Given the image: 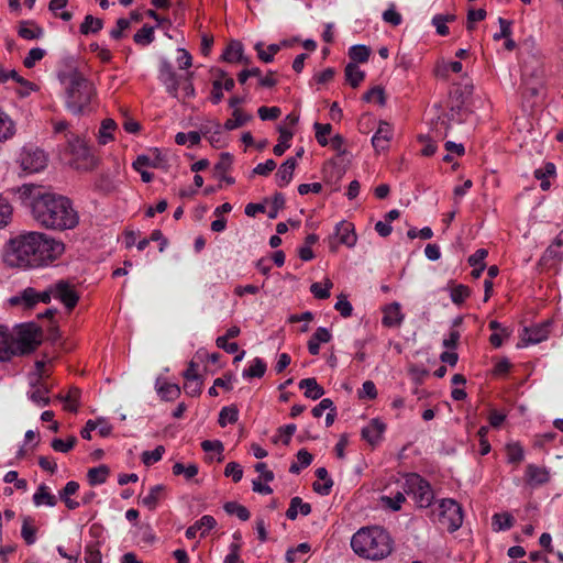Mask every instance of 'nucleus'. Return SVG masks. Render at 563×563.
Instances as JSON below:
<instances>
[{"instance_id":"obj_1","label":"nucleus","mask_w":563,"mask_h":563,"mask_svg":"<svg viewBox=\"0 0 563 563\" xmlns=\"http://www.w3.org/2000/svg\"><path fill=\"white\" fill-rule=\"evenodd\" d=\"M18 194L23 200L31 199L32 217L43 228L66 231L79 224V213L69 198L42 192L41 188L33 184L22 185L18 188Z\"/></svg>"},{"instance_id":"obj_2","label":"nucleus","mask_w":563,"mask_h":563,"mask_svg":"<svg viewBox=\"0 0 563 563\" xmlns=\"http://www.w3.org/2000/svg\"><path fill=\"white\" fill-rule=\"evenodd\" d=\"M64 243L41 232H27L11 239L4 261L13 267H40L57 260L64 253Z\"/></svg>"},{"instance_id":"obj_3","label":"nucleus","mask_w":563,"mask_h":563,"mask_svg":"<svg viewBox=\"0 0 563 563\" xmlns=\"http://www.w3.org/2000/svg\"><path fill=\"white\" fill-rule=\"evenodd\" d=\"M351 548L364 560L380 561L391 553L393 539L382 527H363L353 534Z\"/></svg>"},{"instance_id":"obj_4","label":"nucleus","mask_w":563,"mask_h":563,"mask_svg":"<svg viewBox=\"0 0 563 563\" xmlns=\"http://www.w3.org/2000/svg\"><path fill=\"white\" fill-rule=\"evenodd\" d=\"M60 80L65 84L67 110L76 115L89 112L95 97L92 82L77 68L63 73Z\"/></svg>"},{"instance_id":"obj_5","label":"nucleus","mask_w":563,"mask_h":563,"mask_svg":"<svg viewBox=\"0 0 563 563\" xmlns=\"http://www.w3.org/2000/svg\"><path fill=\"white\" fill-rule=\"evenodd\" d=\"M67 152L71 155L69 164L79 170H90L97 165V159L91 153L86 141L77 134H66Z\"/></svg>"},{"instance_id":"obj_6","label":"nucleus","mask_w":563,"mask_h":563,"mask_svg":"<svg viewBox=\"0 0 563 563\" xmlns=\"http://www.w3.org/2000/svg\"><path fill=\"white\" fill-rule=\"evenodd\" d=\"M404 492L412 496L415 503L420 508H428L434 499L431 485L417 473L406 475Z\"/></svg>"},{"instance_id":"obj_7","label":"nucleus","mask_w":563,"mask_h":563,"mask_svg":"<svg viewBox=\"0 0 563 563\" xmlns=\"http://www.w3.org/2000/svg\"><path fill=\"white\" fill-rule=\"evenodd\" d=\"M437 520L442 527L449 532H454L463 523V510L461 505L452 499L444 498L439 503L438 514L432 512Z\"/></svg>"},{"instance_id":"obj_8","label":"nucleus","mask_w":563,"mask_h":563,"mask_svg":"<svg viewBox=\"0 0 563 563\" xmlns=\"http://www.w3.org/2000/svg\"><path fill=\"white\" fill-rule=\"evenodd\" d=\"M41 330L33 323L20 325L15 336L18 355L33 352L41 344Z\"/></svg>"},{"instance_id":"obj_9","label":"nucleus","mask_w":563,"mask_h":563,"mask_svg":"<svg viewBox=\"0 0 563 563\" xmlns=\"http://www.w3.org/2000/svg\"><path fill=\"white\" fill-rule=\"evenodd\" d=\"M53 296L52 284L44 290L38 291L34 287H27L23 289L19 295L10 299V303L13 306L21 305L26 309L33 308L37 302L49 303Z\"/></svg>"},{"instance_id":"obj_10","label":"nucleus","mask_w":563,"mask_h":563,"mask_svg":"<svg viewBox=\"0 0 563 563\" xmlns=\"http://www.w3.org/2000/svg\"><path fill=\"white\" fill-rule=\"evenodd\" d=\"M19 164L24 172L38 173L46 167L47 156L37 147L25 146L20 153Z\"/></svg>"},{"instance_id":"obj_11","label":"nucleus","mask_w":563,"mask_h":563,"mask_svg":"<svg viewBox=\"0 0 563 563\" xmlns=\"http://www.w3.org/2000/svg\"><path fill=\"white\" fill-rule=\"evenodd\" d=\"M52 287L54 298L58 299L68 310L76 307L79 296L67 280L60 279L52 284Z\"/></svg>"},{"instance_id":"obj_12","label":"nucleus","mask_w":563,"mask_h":563,"mask_svg":"<svg viewBox=\"0 0 563 563\" xmlns=\"http://www.w3.org/2000/svg\"><path fill=\"white\" fill-rule=\"evenodd\" d=\"M159 80L166 86L167 91L173 96L177 97L179 80L175 73L172 64L167 60H163L159 65Z\"/></svg>"},{"instance_id":"obj_13","label":"nucleus","mask_w":563,"mask_h":563,"mask_svg":"<svg viewBox=\"0 0 563 563\" xmlns=\"http://www.w3.org/2000/svg\"><path fill=\"white\" fill-rule=\"evenodd\" d=\"M15 336L5 327H0V361L11 360L16 353Z\"/></svg>"},{"instance_id":"obj_14","label":"nucleus","mask_w":563,"mask_h":563,"mask_svg":"<svg viewBox=\"0 0 563 563\" xmlns=\"http://www.w3.org/2000/svg\"><path fill=\"white\" fill-rule=\"evenodd\" d=\"M563 260V231H561L553 243L545 250L540 262L544 266H552Z\"/></svg>"},{"instance_id":"obj_15","label":"nucleus","mask_w":563,"mask_h":563,"mask_svg":"<svg viewBox=\"0 0 563 563\" xmlns=\"http://www.w3.org/2000/svg\"><path fill=\"white\" fill-rule=\"evenodd\" d=\"M549 322H544L531 328H525L521 334L523 345L540 343L549 335Z\"/></svg>"},{"instance_id":"obj_16","label":"nucleus","mask_w":563,"mask_h":563,"mask_svg":"<svg viewBox=\"0 0 563 563\" xmlns=\"http://www.w3.org/2000/svg\"><path fill=\"white\" fill-rule=\"evenodd\" d=\"M386 430V424L378 419H372L371 422L362 429V438L372 446L378 444Z\"/></svg>"},{"instance_id":"obj_17","label":"nucleus","mask_w":563,"mask_h":563,"mask_svg":"<svg viewBox=\"0 0 563 563\" xmlns=\"http://www.w3.org/2000/svg\"><path fill=\"white\" fill-rule=\"evenodd\" d=\"M393 137V129L389 123L380 121L378 129L372 137V144L376 151H385Z\"/></svg>"},{"instance_id":"obj_18","label":"nucleus","mask_w":563,"mask_h":563,"mask_svg":"<svg viewBox=\"0 0 563 563\" xmlns=\"http://www.w3.org/2000/svg\"><path fill=\"white\" fill-rule=\"evenodd\" d=\"M217 525L216 519L210 515L202 516L199 520H197L192 526L188 527L186 530L187 539H195L197 533L200 532L201 537H205L210 530H212Z\"/></svg>"},{"instance_id":"obj_19","label":"nucleus","mask_w":563,"mask_h":563,"mask_svg":"<svg viewBox=\"0 0 563 563\" xmlns=\"http://www.w3.org/2000/svg\"><path fill=\"white\" fill-rule=\"evenodd\" d=\"M383 319L382 323L385 327L393 328L399 327L405 318L401 312L400 305L398 302H393L383 308Z\"/></svg>"},{"instance_id":"obj_20","label":"nucleus","mask_w":563,"mask_h":563,"mask_svg":"<svg viewBox=\"0 0 563 563\" xmlns=\"http://www.w3.org/2000/svg\"><path fill=\"white\" fill-rule=\"evenodd\" d=\"M335 235L339 238L340 243L347 247H353L356 243V234L354 225L351 222L342 221L335 227Z\"/></svg>"},{"instance_id":"obj_21","label":"nucleus","mask_w":563,"mask_h":563,"mask_svg":"<svg viewBox=\"0 0 563 563\" xmlns=\"http://www.w3.org/2000/svg\"><path fill=\"white\" fill-rule=\"evenodd\" d=\"M297 166V159L295 157L287 158L278 168L276 173V181L279 187L287 186L294 175V170Z\"/></svg>"},{"instance_id":"obj_22","label":"nucleus","mask_w":563,"mask_h":563,"mask_svg":"<svg viewBox=\"0 0 563 563\" xmlns=\"http://www.w3.org/2000/svg\"><path fill=\"white\" fill-rule=\"evenodd\" d=\"M16 133L15 122L0 107V144L11 140Z\"/></svg>"},{"instance_id":"obj_23","label":"nucleus","mask_w":563,"mask_h":563,"mask_svg":"<svg viewBox=\"0 0 563 563\" xmlns=\"http://www.w3.org/2000/svg\"><path fill=\"white\" fill-rule=\"evenodd\" d=\"M331 339L332 334L327 328H318L308 341L309 353L311 355H318L320 352V343H328Z\"/></svg>"},{"instance_id":"obj_24","label":"nucleus","mask_w":563,"mask_h":563,"mask_svg":"<svg viewBox=\"0 0 563 563\" xmlns=\"http://www.w3.org/2000/svg\"><path fill=\"white\" fill-rule=\"evenodd\" d=\"M222 58L229 63H249V59L243 57V45L239 41H231L228 44L225 51L223 52Z\"/></svg>"},{"instance_id":"obj_25","label":"nucleus","mask_w":563,"mask_h":563,"mask_svg":"<svg viewBox=\"0 0 563 563\" xmlns=\"http://www.w3.org/2000/svg\"><path fill=\"white\" fill-rule=\"evenodd\" d=\"M299 388L305 389V396L312 400L324 395V389L317 383L316 378H303L299 382Z\"/></svg>"},{"instance_id":"obj_26","label":"nucleus","mask_w":563,"mask_h":563,"mask_svg":"<svg viewBox=\"0 0 563 563\" xmlns=\"http://www.w3.org/2000/svg\"><path fill=\"white\" fill-rule=\"evenodd\" d=\"M520 58L523 60L525 67H527L528 58L536 62L540 59V52L537 48L536 41L532 37L526 38L520 45Z\"/></svg>"},{"instance_id":"obj_27","label":"nucleus","mask_w":563,"mask_h":563,"mask_svg":"<svg viewBox=\"0 0 563 563\" xmlns=\"http://www.w3.org/2000/svg\"><path fill=\"white\" fill-rule=\"evenodd\" d=\"M165 486L164 485H155L150 488L148 494L142 497V505H144L150 510H153L158 505L159 500L164 497Z\"/></svg>"},{"instance_id":"obj_28","label":"nucleus","mask_w":563,"mask_h":563,"mask_svg":"<svg viewBox=\"0 0 563 563\" xmlns=\"http://www.w3.org/2000/svg\"><path fill=\"white\" fill-rule=\"evenodd\" d=\"M298 510L302 516H308L311 512V506L308 503H303L300 497H294L291 498L289 508L286 511V517L289 520H295L298 516Z\"/></svg>"},{"instance_id":"obj_29","label":"nucleus","mask_w":563,"mask_h":563,"mask_svg":"<svg viewBox=\"0 0 563 563\" xmlns=\"http://www.w3.org/2000/svg\"><path fill=\"white\" fill-rule=\"evenodd\" d=\"M529 483L541 485L549 481V473L544 467L529 464L526 470Z\"/></svg>"},{"instance_id":"obj_30","label":"nucleus","mask_w":563,"mask_h":563,"mask_svg":"<svg viewBox=\"0 0 563 563\" xmlns=\"http://www.w3.org/2000/svg\"><path fill=\"white\" fill-rule=\"evenodd\" d=\"M33 503L36 506L47 505L54 507L57 504V499L48 492V487L45 484H41L33 495Z\"/></svg>"},{"instance_id":"obj_31","label":"nucleus","mask_w":563,"mask_h":563,"mask_svg":"<svg viewBox=\"0 0 563 563\" xmlns=\"http://www.w3.org/2000/svg\"><path fill=\"white\" fill-rule=\"evenodd\" d=\"M252 120V115L243 112L240 109H234L232 118L224 122V129L228 131L241 128Z\"/></svg>"},{"instance_id":"obj_32","label":"nucleus","mask_w":563,"mask_h":563,"mask_svg":"<svg viewBox=\"0 0 563 563\" xmlns=\"http://www.w3.org/2000/svg\"><path fill=\"white\" fill-rule=\"evenodd\" d=\"M110 470L107 465H100L98 467H92L88 471L87 477L90 485H100L103 484L108 476Z\"/></svg>"},{"instance_id":"obj_33","label":"nucleus","mask_w":563,"mask_h":563,"mask_svg":"<svg viewBox=\"0 0 563 563\" xmlns=\"http://www.w3.org/2000/svg\"><path fill=\"white\" fill-rule=\"evenodd\" d=\"M345 77L349 84L356 88L364 80L365 74L355 63H349L345 67Z\"/></svg>"},{"instance_id":"obj_34","label":"nucleus","mask_w":563,"mask_h":563,"mask_svg":"<svg viewBox=\"0 0 563 563\" xmlns=\"http://www.w3.org/2000/svg\"><path fill=\"white\" fill-rule=\"evenodd\" d=\"M117 129V123L112 119H104L101 122V126L99 129V143L106 145L110 141L113 140V131Z\"/></svg>"},{"instance_id":"obj_35","label":"nucleus","mask_w":563,"mask_h":563,"mask_svg":"<svg viewBox=\"0 0 563 563\" xmlns=\"http://www.w3.org/2000/svg\"><path fill=\"white\" fill-rule=\"evenodd\" d=\"M257 52L258 58L264 63H271L274 60V56L280 51L279 44H271L267 49H264L263 43L258 42L254 46Z\"/></svg>"},{"instance_id":"obj_36","label":"nucleus","mask_w":563,"mask_h":563,"mask_svg":"<svg viewBox=\"0 0 563 563\" xmlns=\"http://www.w3.org/2000/svg\"><path fill=\"white\" fill-rule=\"evenodd\" d=\"M47 395L48 388L43 385H38L29 393V398L38 406H47L51 401Z\"/></svg>"},{"instance_id":"obj_37","label":"nucleus","mask_w":563,"mask_h":563,"mask_svg":"<svg viewBox=\"0 0 563 563\" xmlns=\"http://www.w3.org/2000/svg\"><path fill=\"white\" fill-rule=\"evenodd\" d=\"M291 131L285 128H279V143L274 146V154L277 156H282L285 153V151L290 147L289 141L291 140Z\"/></svg>"},{"instance_id":"obj_38","label":"nucleus","mask_w":563,"mask_h":563,"mask_svg":"<svg viewBox=\"0 0 563 563\" xmlns=\"http://www.w3.org/2000/svg\"><path fill=\"white\" fill-rule=\"evenodd\" d=\"M265 372H266V364H265V362L262 358H260V357H255L253 360V364L247 369L243 371V377H245V378H254V377L261 378V377L264 376Z\"/></svg>"},{"instance_id":"obj_39","label":"nucleus","mask_w":563,"mask_h":563,"mask_svg":"<svg viewBox=\"0 0 563 563\" xmlns=\"http://www.w3.org/2000/svg\"><path fill=\"white\" fill-rule=\"evenodd\" d=\"M223 509L229 515H235L242 521H246L250 519V511L243 505L238 504L236 501H228L224 504Z\"/></svg>"},{"instance_id":"obj_40","label":"nucleus","mask_w":563,"mask_h":563,"mask_svg":"<svg viewBox=\"0 0 563 563\" xmlns=\"http://www.w3.org/2000/svg\"><path fill=\"white\" fill-rule=\"evenodd\" d=\"M514 526V517L508 512L495 514L493 516V528L495 531L508 530Z\"/></svg>"},{"instance_id":"obj_41","label":"nucleus","mask_w":563,"mask_h":563,"mask_svg":"<svg viewBox=\"0 0 563 563\" xmlns=\"http://www.w3.org/2000/svg\"><path fill=\"white\" fill-rule=\"evenodd\" d=\"M239 419V410L234 406L223 407L219 413V424L225 427L227 423H235Z\"/></svg>"},{"instance_id":"obj_42","label":"nucleus","mask_w":563,"mask_h":563,"mask_svg":"<svg viewBox=\"0 0 563 563\" xmlns=\"http://www.w3.org/2000/svg\"><path fill=\"white\" fill-rule=\"evenodd\" d=\"M133 40L136 44L142 46L151 44L154 41V27L144 25L134 34Z\"/></svg>"},{"instance_id":"obj_43","label":"nucleus","mask_w":563,"mask_h":563,"mask_svg":"<svg viewBox=\"0 0 563 563\" xmlns=\"http://www.w3.org/2000/svg\"><path fill=\"white\" fill-rule=\"evenodd\" d=\"M158 395L163 400L172 401L180 396V387L177 384H164L158 389Z\"/></svg>"},{"instance_id":"obj_44","label":"nucleus","mask_w":563,"mask_h":563,"mask_svg":"<svg viewBox=\"0 0 563 563\" xmlns=\"http://www.w3.org/2000/svg\"><path fill=\"white\" fill-rule=\"evenodd\" d=\"M103 26V22L99 18H95L92 15H86L84 22L80 25V32L82 34L88 33H97L99 32Z\"/></svg>"},{"instance_id":"obj_45","label":"nucleus","mask_w":563,"mask_h":563,"mask_svg":"<svg viewBox=\"0 0 563 563\" xmlns=\"http://www.w3.org/2000/svg\"><path fill=\"white\" fill-rule=\"evenodd\" d=\"M405 492H398L394 497L382 496L380 501L383 506L391 509L393 511H398L401 509L402 504L406 501Z\"/></svg>"},{"instance_id":"obj_46","label":"nucleus","mask_w":563,"mask_h":563,"mask_svg":"<svg viewBox=\"0 0 563 563\" xmlns=\"http://www.w3.org/2000/svg\"><path fill=\"white\" fill-rule=\"evenodd\" d=\"M13 208L7 198L0 195V229L7 227L12 219Z\"/></svg>"},{"instance_id":"obj_47","label":"nucleus","mask_w":563,"mask_h":563,"mask_svg":"<svg viewBox=\"0 0 563 563\" xmlns=\"http://www.w3.org/2000/svg\"><path fill=\"white\" fill-rule=\"evenodd\" d=\"M33 519L30 517L23 518L21 536L26 544H33L36 540V529L32 526Z\"/></svg>"},{"instance_id":"obj_48","label":"nucleus","mask_w":563,"mask_h":563,"mask_svg":"<svg viewBox=\"0 0 563 563\" xmlns=\"http://www.w3.org/2000/svg\"><path fill=\"white\" fill-rule=\"evenodd\" d=\"M371 55L369 47L365 45H354L349 51V56L353 62L365 63Z\"/></svg>"},{"instance_id":"obj_49","label":"nucleus","mask_w":563,"mask_h":563,"mask_svg":"<svg viewBox=\"0 0 563 563\" xmlns=\"http://www.w3.org/2000/svg\"><path fill=\"white\" fill-rule=\"evenodd\" d=\"M332 282L330 279H325L323 285L320 283H313L310 286V291L318 299H327L330 297V289L332 288Z\"/></svg>"},{"instance_id":"obj_50","label":"nucleus","mask_w":563,"mask_h":563,"mask_svg":"<svg viewBox=\"0 0 563 563\" xmlns=\"http://www.w3.org/2000/svg\"><path fill=\"white\" fill-rule=\"evenodd\" d=\"M76 443L77 438L71 435L67 440H62L58 438L54 439L51 443V446L56 452L67 453L75 446Z\"/></svg>"},{"instance_id":"obj_51","label":"nucleus","mask_w":563,"mask_h":563,"mask_svg":"<svg viewBox=\"0 0 563 563\" xmlns=\"http://www.w3.org/2000/svg\"><path fill=\"white\" fill-rule=\"evenodd\" d=\"M18 33L24 40H35L43 35V30L38 26L30 27L27 22H23Z\"/></svg>"},{"instance_id":"obj_52","label":"nucleus","mask_w":563,"mask_h":563,"mask_svg":"<svg viewBox=\"0 0 563 563\" xmlns=\"http://www.w3.org/2000/svg\"><path fill=\"white\" fill-rule=\"evenodd\" d=\"M9 78H12L22 86L33 88V84L21 77L14 69L7 70L0 66V82H5Z\"/></svg>"},{"instance_id":"obj_53","label":"nucleus","mask_w":563,"mask_h":563,"mask_svg":"<svg viewBox=\"0 0 563 563\" xmlns=\"http://www.w3.org/2000/svg\"><path fill=\"white\" fill-rule=\"evenodd\" d=\"M313 128L316 130V139H317L318 143L321 146L328 145L329 141H328L327 136L330 135V133L332 131L331 124L330 123L322 124V123L316 122Z\"/></svg>"},{"instance_id":"obj_54","label":"nucleus","mask_w":563,"mask_h":563,"mask_svg":"<svg viewBox=\"0 0 563 563\" xmlns=\"http://www.w3.org/2000/svg\"><path fill=\"white\" fill-rule=\"evenodd\" d=\"M174 475H184L186 479H191L198 474V466L196 464H189L185 466L181 463H175L173 465Z\"/></svg>"},{"instance_id":"obj_55","label":"nucleus","mask_w":563,"mask_h":563,"mask_svg":"<svg viewBox=\"0 0 563 563\" xmlns=\"http://www.w3.org/2000/svg\"><path fill=\"white\" fill-rule=\"evenodd\" d=\"M201 140V136L198 132L191 131L189 133L179 132L175 136V142L178 145H185L189 143L190 146L197 145Z\"/></svg>"},{"instance_id":"obj_56","label":"nucleus","mask_w":563,"mask_h":563,"mask_svg":"<svg viewBox=\"0 0 563 563\" xmlns=\"http://www.w3.org/2000/svg\"><path fill=\"white\" fill-rule=\"evenodd\" d=\"M165 452V448L163 445H158L153 451H144L142 453V462L146 465H153L158 462Z\"/></svg>"},{"instance_id":"obj_57","label":"nucleus","mask_w":563,"mask_h":563,"mask_svg":"<svg viewBox=\"0 0 563 563\" xmlns=\"http://www.w3.org/2000/svg\"><path fill=\"white\" fill-rule=\"evenodd\" d=\"M363 99L367 102H377L380 106H384L386 102L385 91L379 86H376L364 93Z\"/></svg>"},{"instance_id":"obj_58","label":"nucleus","mask_w":563,"mask_h":563,"mask_svg":"<svg viewBox=\"0 0 563 563\" xmlns=\"http://www.w3.org/2000/svg\"><path fill=\"white\" fill-rule=\"evenodd\" d=\"M223 78L219 77V74L217 73V77L212 82V90L210 100L213 104H218L223 99Z\"/></svg>"},{"instance_id":"obj_59","label":"nucleus","mask_w":563,"mask_h":563,"mask_svg":"<svg viewBox=\"0 0 563 563\" xmlns=\"http://www.w3.org/2000/svg\"><path fill=\"white\" fill-rule=\"evenodd\" d=\"M500 31L493 35L494 41H500L501 38H508L512 34L511 25L512 21L504 18L498 19Z\"/></svg>"},{"instance_id":"obj_60","label":"nucleus","mask_w":563,"mask_h":563,"mask_svg":"<svg viewBox=\"0 0 563 563\" xmlns=\"http://www.w3.org/2000/svg\"><path fill=\"white\" fill-rule=\"evenodd\" d=\"M85 561L86 563H101V552L98 542L86 547Z\"/></svg>"},{"instance_id":"obj_61","label":"nucleus","mask_w":563,"mask_h":563,"mask_svg":"<svg viewBox=\"0 0 563 563\" xmlns=\"http://www.w3.org/2000/svg\"><path fill=\"white\" fill-rule=\"evenodd\" d=\"M471 291L467 286L457 285L451 290V299L454 303L461 305L470 296Z\"/></svg>"},{"instance_id":"obj_62","label":"nucleus","mask_w":563,"mask_h":563,"mask_svg":"<svg viewBox=\"0 0 563 563\" xmlns=\"http://www.w3.org/2000/svg\"><path fill=\"white\" fill-rule=\"evenodd\" d=\"M310 551V545L308 543H300L296 548L288 549L286 552V561L288 563H296L298 561L299 553L306 554Z\"/></svg>"},{"instance_id":"obj_63","label":"nucleus","mask_w":563,"mask_h":563,"mask_svg":"<svg viewBox=\"0 0 563 563\" xmlns=\"http://www.w3.org/2000/svg\"><path fill=\"white\" fill-rule=\"evenodd\" d=\"M507 459L509 463L518 464L523 460V450L519 444L507 445Z\"/></svg>"},{"instance_id":"obj_64","label":"nucleus","mask_w":563,"mask_h":563,"mask_svg":"<svg viewBox=\"0 0 563 563\" xmlns=\"http://www.w3.org/2000/svg\"><path fill=\"white\" fill-rule=\"evenodd\" d=\"M45 56V51L40 47L30 49L27 56L23 60V65L26 68L34 67L35 63L41 60Z\"/></svg>"}]
</instances>
